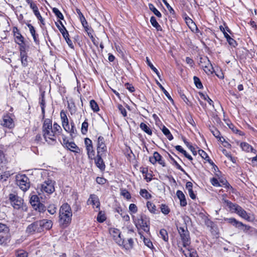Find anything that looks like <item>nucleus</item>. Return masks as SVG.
Returning a JSON list of instances; mask_svg holds the SVG:
<instances>
[{
  "label": "nucleus",
  "mask_w": 257,
  "mask_h": 257,
  "mask_svg": "<svg viewBox=\"0 0 257 257\" xmlns=\"http://www.w3.org/2000/svg\"><path fill=\"white\" fill-rule=\"evenodd\" d=\"M62 131L61 127L57 123L52 126V120L45 119L43 125V135L45 141L49 144L55 143L57 137Z\"/></svg>",
  "instance_id": "1"
},
{
  "label": "nucleus",
  "mask_w": 257,
  "mask_h": 257,
  "mask_svg": "<svg viewBox=\"0 0 257 257\" xmlns=\"http://www.w3.org/2000/svg\"><path fill=\"white\" fill-rule=\"evenodd\" d=\"M72 216V210L70 205L67 203L63 204L59 210L60 223L64 226L68 225L71 222Z\"/></svg>",
  "instance_id": "2"
},
{
  "label": "nucleus",
  "mask_w": 257,
  "mask_h": 257,
  "mask_svg": "<svg viewBox=\"0 0 257 257\" xmlns=\"http://www.w3.org/2000/svg\"><path fill=\"white\" fill-rule=\"evenodd\" d=\"M225 202L231 211L237 213L241 217L247 221H250L251 220L250 214H248L240 206L236 204H233L229 201H225Z\"/></svg>",
  "instance_id": "3"
},
{
  "label": "nucleus",
  "mask_w": 257,
  "mask_h": 257,
  "mask_svg": "<svg viewBox=\"0 0 257 257\" xmlns=\"http://www.w3.org/2000/svg\"><path fill=\"white\" fill-rule=\"evenodd\" d=\"M60 117L62 121V125L64 130L69 133L71 136L75 134L76 129L73 122H71V127L69 124V121L66 112L62 110L60 112Z\"/></svg>",
  "instance_id": "4"
},
{
  "label": "nucleus",
  "mask_w": 257,
  "mask_h": 257,
  "mask_svg": "<svg viewBox=\"0 0 257 257\" xmlns=\"http://www.w3.org/2000/svg\"><path fill=\"white\" fill-rule=\"evenodd\" d=\"M134 222L138 229H141L147 233L149 232V221L145 216H139L137 218L134 219Z\"/></svg>",
  "instance_id": "5"
},
{
  "label": "nucleus",
  "mask_w": 257,
  "mask_h": 257,
  "mask_svg": "<svg viewBox=\"0 0 257 257\" xmlns=\"http://www.w3.org/2000/svg\"><path fill=\"white\" fill-rule=\"evenodd\" d=\"M37 190L39 194L44 192L48 194H51L55 190L54 183L52 180L46 181L43 183L38 186Z\"/></svg>",
  "instance_id": "6"
},
{
  "label": "nucleus",
  "mask_w": 257,
  "mask_h": 257,
  "mask_svg": "<svg viewBox=\"0 0 257 257\" xmlns=\"http://www.w3.org/2000/svg\"><path fill=\"white\" fill-rule=\"evenodd\" d=\"M178 230L180 234L183 246L186 247L190 246L191 240L189 233L187 228L185 229L184 227H179L178 228Z\"/></svg>",
  "instance_id": "7"
},
{
  "label": "nucleus",
  "mask_w": 257,
  "mask_h": 257,
  "mask_svg": "<svg viewBox=\"0 0 257 257\" xmlns=\"http://www.w3.org/2000/svg\"><path fill=\"white\" fill-rule=\"evenodd\" d=\"M17 184L23 191H26L30 188L29 179L25 175H18L16 176Z\"/></svg>",
  "instance_id": "8"
},
{
  "label": "nucleus",
  "mask_w": 257,
  "mask_h": 257,
  "mask_svg": "<svg viewBox=\"0 0 257 257\" xmlns=\"http://www.w3.org/2000/svg\"><path fill=\"white\" fill-rule=\"evenodd\" d=\"M9 199L11 202V204L15 209H20L23 208V200L17 195L10 194L9 195Z\"/></svg>",
  "instance_id": "9"
},
{
  "label": "nucleus",
  "mask_w": 257,
  "mask_h": 257,
  "mask_svg": "<svg viewBox=\"0 0 257 257\" xmlns=\"http://www.w3.org/2000/svg\"><path fill=\"white\" fill-rule=\"evenodd\" d=\"M178 247L179 250L182 252L186 257H198L196 250L192 248L190 245L184 247L185 249H183L182 246L179 243H178Z\"/></svg>",
  "instance_id": "10"
},
{
  "label": "nucleus",
  "mask_w": 257,
  "mask_h": 257,
  "mask_svg": "<svg viewBox=\"0 0 257 257\" xmlns=\"http://www.w3.org/2000/svg\"><path fill=\"white\" fill-rule=\"evenodd\" d=\"M106 151V147L103 137H98L97 142V154L103 155Z\"/></svg>",
  "instance_id": "11"
},
{
  "label": "nucleus",
  "mask_w": 257,
  "mask_h": 257,
  "mask_svg": "<svg viewBox=\"0 0 257 257\" xmlns=\"http://www.w3.org/2000/svg\"><path fill=\"white\" fill-rule=\"evenodd\" d=\"M228 223L231 224L237 228H239L243 229V230H248L249 229V227L243 224L242 222L237 221L234 218H229L225 219Z\"/></svg>",
  "instance_id": "12"
},
{
  "label": "nucleus",
  "mask_w": 257,
  "mask_h": 257,
  "mask_svg": "<svg viewBox=\"0 0 257 257\" xmlns=\"http://www.w3.org/2000/svg\"><path fill=\"white\" fill-rule=\"evenodd\" d=\"M109 232L113 239L118 245L123 244L124 240H122L120 236V232L118 229L112 228L110 230Z\"/></svg>",
  "instance_id": "13"
},
{
  "label": "nucleus",
  "mask_w": 257,
  "mask_h": 257,
  "mask_svg": "<svg viewBox=\"0 0 257 257\" xmlns=\"http://www.w3.org/2000/svg\"><path fill=\"white\" fill-rule=\"evenodd\" d=\"M87 204L92 205L93 208L97 209L96 211L99 210L100 202L98 197L96 195L94 194L91 195L87 201Z\"/></svg>",
  "instance_id": "14"
},
{
  "label": "nucleus",
  "mask_w": 257,
  "mask_h": 257,
  "mask_svg": "<svg viewBox=\"0 0 257 257\" xmlns=\"http://www.w3.org/2000/svg\"><path fill=\"white\" fill-rule=\"evenodd\" d=\"M200 63L201 66L203 68V70L206 73L209 74L212 73L213 67L207 58H201Z\"/></svg>",
  "instance_id": "15"
},
{
  "label": "nucleus",
  "mask_w": 257,
  "mask_h": 257,
  "mask_svg": "<svg viewBox=\"0 0 257 257\" xmlns=\"http://www.w3.org/2000/svg\"><path fill=\"white\" fill-rule=\"evenodd\" d=\"M41 231V230L38 221L31 224L27 227L26 229V232L29 234H33L35 232Z\"/></svg>",
  "instance_id": "16"
},
{
  "label": "nucleus",
  "mask_w": 257,
  "mask_h": 257,
  "mask_svg": "<svg viewBox=\"0 0 257 257\" xmlns=\"http://www.w3.org/2000/svg\"><path fill=\"white\" fill-rule=\"evenodd\" d=\"M38 222L41 231L43 228L50 229L52 227L53 223L51 220L43 219Z\"/></svg>",
  "instance_id": "17"
},
{
  "label": "nucleus",
  "mask_w": 257,
  "mask_h": 257,
  "mask_svg": "<svg viewBox=\"0 0 257 257\" xmlns=\"http://www.w3.org/2000/svg\"><path fill=\"white\" fill-rule=\"evenodd\" d=\"M2 124L8 128H12L14 126V123L12 118H11L9 115H5L4 116Z\"/></svg>",
  "instance_id": "18"
},
{
  "label": "nucleus",
  "mask_w": 257,
  "mask_h": 257,
  "mask_svg": "<svg viewBox=\"0 0 257 257\" xmlns=\"http://www.w3.org/2000/svg\"><path fill=\"white\" fill-rule=\"evenodd\" d=\"M103 155L97 154L96 157L95 159V163L96 166L101 171L104 170L105 165L102 159Z\"/></svg>",
  "instance_id": "19"
},
{
  "label": "nucleus",
  "mask_w": 257,
  "mask_h": 257,
  "mask_svg": "<svg viewBox=\"0 0 257 257\" xmlns=\"http://www.w3.org/2000/svg\"><path fill=\"white\" fill-rule=\"evenodd\" d=\"M176 195L180 200L181 206H185L187 205V201L183 192L180 190H178L176 192Z\"/></svg>",
  "instance_id": "20"
},
{
  "label": "nucleus",
  "mask_w": 257,
  "mask_h": 257,
  "mask_svg": "<svg viewBox=\"0 0 257 257\" xmlns=\"http://www.w3.org/2000/svg\"><path fill=\"white\" fill-rule=\"evenodd\" d=\"M193 184L191 182H187L186 184V188L188 192L190 198L192 199H195L196 195L194 194L192 189Z\"/></svg>",
  "instance_id": "21"
},
{
  "label": "nucleus",
  "mask_w": 257,
  "mask_h": 257,
  "mask_svg": "<svg viewBox=\"0 0 257 257\" xmlns=\"http://www.w3.org/2000/svg\"><path fill=\"white\" fill-rule=\"evenodd\" d=\"M185 21L187 26L192 32H196L198 30L196 24L190 18H186Z\"/></svg>",
  "instance_id": "22"
},
{
  "label": "nucleus",
  "mask_w": 257,
  "mask_h": 257,
  "mask_svg": "<svg viewBox=\"0 0 257 257\" xmlns=\"http://www.w3.org/2000/svg\"><path fill=\"white\" fill-rule=\"evenodd\" d=\"M21 60L22 65L26 67L28 65L27 56L25 51L21 50Z\"/></svg>",
  "instance_id": "23"
},
{
  "label": "nucleus",
  "mask_w": 257,
  "mask_h": 257,
  "mask_svg": "<svg viewBox=\"0 0 257 257\" xmlns=\"http://www.w3.org/2000/svg\"><path fill=\"white\" fill-rule=\"evenodd\" d=\"M133 240L132 238H128L127 240H124L123 244L119 245L122 246L126 249H129L133 247Z\"/></svg>",
  "instance_id": "24"
},
{
  "label": "nucleus",
  "mask_w": 257,
  "mask_h": 257,
  "mask_svg": "<svg viewBox=\"0 0 257 257\" xmlns=\"http://www.w3.org/2000/svg\"><path fill=\"white\" fill-rule=\"evenodd\" d=\"M153 157L157 162H158L160 165L163 166H165L164 161L162 160V156L157 152H155L153 154Z\"/></svg>",
  "instance_id": "25"
},
{
  "label": "nucleus",
  "mask_w": 257,
  "mask_h": 257,
  "mask_svg": "<svg viewBox=\"0 0 257 257\" xmlns=\"http://www.w3.org/2000/svg\"><path fill=\"white\" fill-rule=\"evenodd\" d=\"M30 202L34 208L38 205V204H39L40 201L39 197L36 195H32L30 198Z\"/></svg>",
  "instance_id": "26"
},
{
  "label": "nucleus",
  "mask_w": 257,
  "mask_h": 257,
  "mask_svg": "<svg viewBox=\"0 0 257 257\" xmlns=\"http://www.w3.org/2000/svg\"><path fill=\"white\" fill-rule=\"evenodd\" d=\"M86 149L88 158L91 159H94L95 156V152L93 149V146L87 147L86 148Z\"/></svg>",
  "instance_id": "27"
},
{
  "label": "nucleus",
  "mask_w": 257,
  "mask_h": 257,
  "mask_svg": "<svg viewBox=\"0 0 257 257\" xmlns=\"http://www.w3.org/2000/svg\"><path fill=\"white\" fill-rule=\"evenodd\" d=\"M240 146L243 151L247 152H251L253 150L252 147L248 144L245 142L241 143Z\"/></svg>",
  "instance_id": "28"
},
{
  "label": "nucleus",
  "mask_w": 257,
  "mask_h": 257,
  "mask_svg": "<svg viewBox=\"0 0 257 257\" xmlns=\"http://www.w3.org/2000/svg\"><path fill=\"white\" fill-rule=\"evenodd\" d=\"M140 128L149 135H152V132L150 128L145 123L142 122L140 124Z\"/></svg>",
  "instance_id": "29"
},
{
  "label": "nucleus",
  "mask_w": 257,
  "mask_h": 257,
  "mask_svg": "<svg viewBox=\"0 0 257 257\" xmlns=\"http://www.w3.org/2000/svg\"><path fill=\"white\" fill-rule=\"evenodd\" d=\"M15 33V41L16 42L19 44L21 45L24 43V38L21 35V34L17 32Z\"/></svg>",
  "instance_id": "30"
},
{
  "label": "nucleus",
  "mask_w": 257,
  "mask_h": 257,
  "mask_svg": "<svg viewBox=\"0 0 257 257\" xmlns=\"http://www.w3.org/2000/svg\"><path fill=\"white\" fill-rule=\"evenodd\" d=\"M149 9L158 18H161L162 17V14L155 7V6L152 4H149Z\"/></svg>",
  "instance_id": "31"
},
{
  "label": "nucleus",
  "mask_w": 257,
  "mask_h": 257,
  "mask_svg": "<svg viewBox=\"0 0 257 257\" xmlns=\"http://www.w3.org/2000/svg\"><path fill=\"white\" fill-rule=\"evenodd\" d=\"M141 235V238L143 239L145 244L150 248H152L153 247V243L150 239L146 238L143 235L140 233Z\"/></svg>",
  "instance_id": "32"
},
{
  "label": "nucleus",
  "mask_w": 257,
  "mask_h": 257,
  "mask_svg": "<svg viewBox=\"0 0 257 257\" xmlns=\"http://www.w3.org/2000/svg\"><path fill=\"white\" fill-rule=\"evenodd\" d=\"M13 174V172L10 171L5 172L0 174V181H6L10 176Z\"/></svg>",
  "instance_id": "33"
},
{
  "label": "nucleus",
  "mask_w": 257,
  "mask_h": 257,
  "mask_svg": "<svg viewBox=\"0 0 257 257\" xmlns=\"http://www.w3.org/2000/svg\"><path fill=\"white\" fill-rule=\"evenodd\" d=\"M140 195L144 198L149 199L152 197L151 194L145 189H142L140 192Z\"/></svg>",
  "instance_id": "34"
},
{
  "label": "nucleus",
  "mask_w": 257,
  "mask_h": 257,
  "mask_svg": "<svg viewBox=\"0 0 257 257\" xmlns=\"http://www.w3.org/2000/svg\"><path fill=\"white\" fill-rule=\"evenodd\" d=\"M150 22L152 26L156 28L158 31L161 30V27L157 22L156 18L154 17H152L150 19Z\"/></svg>",
  "instance_id": "35"
},
{
  "label": "nucleus",
  "mask_w": 257,
  "mask_h": 257,
  "mask_svg": "<svg viewBox=\"0 0 257 257\" xmlns=\"http://www.w3.org/2000/svg\"><path fill=\"white\" fill-rule=\"evenodd\" d=\"M147 207L151 213L154 214L156 213V207L153 203L150 201L147 202Z\"/></svg>",
  "instance_id": "36"
},
{
  "label": "nucleus",
  "mask_w": 257,
  "mask_h": 257,
  "mask_svg": "<svg viewBox=\"0 0 257 257\" xmlns=\"http://www.w3.org/2000/svg\"><path fill=\"white\" fill-rule=\"evenodd\" d=\"M163 134L167 137V138L170 140H172L173 139V136L170 133V131L164 126L162 129Z\"/></svg>",
  "instance_id": "37"
},
{
  "label": "nucleus",
  "mask_w": 257,
  "mask_h": 257,
  "mask_svg": "<svg viewBox=\"0 0 257 257\" xmlns=\"http://www.w3.org/2000/svg\"><path fill=\"white\" fill-rule=\"evenodd\" d=\"M6 164V160L3 152L0 151V169H3Z\"/></svg>",
  "instance_id": "38"
},
{
  "label": "nucleus",
  "mask_w": 257,
  "mask_h": 257,
  "mask_svg": "<svg viewBox=\"0 0 257 257\" xmlns=\"http://www.w3.org/2000/svg\"><path fill=\"white\" fill-rule=\"evenodd\" d=\"M146 61L147 64L150 67V68L158 75L159 77H160L159 72L151 62L148 57H146Z\"/></svg>",
  "instance_id": "39"
},
{
  "label": "nucleus",
  "mask_w": 257,
  "mask_h": 257,
  "mask_svg": "<svg viewBox=\"0 0 257 257\" xmlns=\"http://www.w3.org/2000/svg\"><path fill=\"white\" fill-rule=\"evenodd\" d=\"M88 123L87 121V120H85L82 123L81 125V133L83 135L86 134V133L88 132Z\"/></svg>",
  "instance_id": "40"
},
{
  "label": "nucleus",
  "mask_w": 257,
  "mask_h": 257,
  "mask_svg": "<svg viewBox=\"0 0 257 257\" xmlns=\"http://www.w3.org/2000/svg\"><path fill=\"white\" fill-rule=\"evenodd\" d=\"M40 104L41 105L42 113L44 114L45 112V102L44 99V93L41 94V97L40 98Z\"/></svg>",
  "instance_id": "41"
},
{
  "label": "nucleus",
  "mask_w": 257,
  "mask_h": 257,
  "mask_svg": "<svg viewBox=\"0 0 257 257\" xmlns=\"http://www.w3.org/2000/svg\"><path fill=\"white\" fill-rule=\"evenodd\" d=\"M130 214L134 217L133 214L137 213L138 211V207L135 204H131L128 207Z\"/></svg>",
  "instance_id": "42"
},
{
  "label": "nucleus",
  "mask_w": 257,
  "mask_h": 257,
  "mask_svg": "<svg viewBox=\"0 0 257 257\" xmlns=\"http://www.w3.org/2000/svg\"><path fill=\"white\" fill-rule=\"evenodd\" d=\"M157 85L159 86V87L161 89V90L163 91L164 93L165 94V95L167 96V97L171 100L172 102H173V99L171 98V96L170 95L169 93L168 92V91L164 88V87L159 82H157Z\"/></svg>",
  "instance_id": "43"
},
{
  "label": "nucleus",
  "mask_w": 257,
  "mask_h": 257,
  "mask_svg": "<svg viewBox=\"0 0 257 257\" xmlns=\"http://www.w3.org/2000/svg\"><path fill=\"white\" fill-rule=\"evenodd\" d=\"M90 106L91 109L94 112H97V111H99V110L98 104L94 100H91L90 101Z\"/></svg>",
  "instance_id": "44"
},
{
  "label": "nucleus",
  "mask_w": 257,
  "mask_h": 257,
  "mask_svg": "<svg viewBox=\"0 0 257 257\" xmlns=\"http://www.w3.org/2000/svg\"><path fill=\"white\" fill-rule=\"evenodd\" d=\"M66 146L70 150L76 152V149H77V146L73 142H69L66 143Z\"/></svg>",
  "instance_id": "45"
},
{
  "label": "nucleus",
  "mask_w": 257,
  "mask_h": 257,
  "mask_svg": "<svg viewBox=\"0 0 257 257\" xmlns=\"http://www.w3.org/2000/svg\"><path fill=\"white\" fill-rule=\"evenodd\" d=\"M160 236L162 238V239L165 241H167L168 240V235L167 232L165 229H161L160 231Z\"/></svg>",
  "instance_id": "46"
},
{
  "label": "nucleus",
  "mask_w": 257,
  "mask_h": 257,
  "mask_svg": "<svg viewBox=\"0 0 257 257\" xmlns=\"http://www.w3.org/2000/svg\"><path fill=\"white\" fill-rule=\"evenodd\" d=\"M198 154L203 159L210 162V159L208 155L203 150H199L198 151Z\"/></svg>",
  "instance_id": "47"
},
{
  "label": "nucleus",
  "mask_w": 257,
  "mask_h": 257,
  "mask_svg": "<svg viewBox=\"0 0 257 257\" xmlns=\"http://www.w3.org/2000/svg\"><path fill=\"white\" fill-rule=\"evenodd\" d=\"M57 207L54 204H51L48 207V212L53 215L56 212Z\"/></svg>",
  "instance_id": "48"
},
{
  "label": "nucleus",
  "mask_w": 257,
  "mask_h": 257,
  "mask_svg": "<svg viewBox=\"0 0 257 257\" xmlns=\"http://www.w3.org/2000/svg\"><path fill=\"white\" fill-rule=\"evenodd\" d=\"M120 194L127 200L131 198L130 193L126 189H121Z\"/></svg>",
  "instance_id": "49"
},
{
  "label": "nucleus",
  "mask_w": 257,
  "mask_h": 257,
  "mask_svg": "<svg viewBox=\"0 0 257 257\" xmlns=\"http://www.w3.org/2000/svg\"><path fill=\"white\" fill-rule=\"evenodd\" d=\"M193 80H194V83H195L196 86L198 88L200 89L203 87V85H202V84L201 82V81L199 78H198L196 76H194Z\"/></svg>",
  "instance_id": "50"
},
{
  "label": "nucleus",
  "mask_w": 257,
  "mask_h": 257,
  "mask_svg": "<svg viewBox=\"0 0 257 257\" xmlns=\"http://www.w3.org/2000/svg\"><path fill=\"white\" fill-rule=\"evenodd\" d=\"M52 11L58 18L61 20L63 19L64 17L62 14L60 12V11L57 8H54L52 9Z\"/></svg>",
  "instance_id": "51"
},
{
  "label": "nucleus",
  "mask_w": 257,
  "mask_h": 257,
  "mask_svg": "<svg viewBox=\"0 0 257 257\" xmlns=\"http://www.w3.org/2000/svg\"><path fill=\"white\" fill-rule=\"evenodd\" d=\"M106 219L104 213L100 211L98 214L97 220L99 222H102Z\"/></svg>",
  "instance_id": "52"
},
{
  "label": "nucleus",
  "mask_w": 257,
  "mask_h": 257,
  "mask_svg": "<svg viewBox=\"0 0 257 257\" xmlns=\"http://www.w3.org/2000/svg\"><path fill=\"white\" fill-rule=\"evenodd\" d=\"M161 210L162 212L166 215L168 214L170 212V209L169 207L165 204L161 205Z\"/></svg>",
  "instance_id": "53"
},
{
  "label": "nucleus",
  "mask_w": 257,
  "mask_h": 257,
  "mask_svg": "<svg viewBox=\"0 0 257 257\" xmlns=\"http://www.w3.org/2000/svg\"><path fill=\"white\" fill-rule=\"evenodd\" d=\"M30 8L33 10V12L35 16L40 14L38 8L35 4H31Z\"/></svg>",
  "instance_id": "54"
},
{
  "label": "nucleus",
  "mask_w": 257,
  "mask_h": 257,
  "mask_svg": "<svg viewBox=\"0 0 257 257\" xmlns=\"http://www.w3.org/2000/svg\"><path fill=\"white\" fill-rule=\"evenodd\" d=\"M222 153L226 157H227L233 163L235 162L234 159L231 156L230 154L229 153H228L226 150L223 149Z\"/></svg>",
  "instance_id": "55"
},
{
  "label": "nucleus",
  "mask_w": 257,
  "mask_h": 257,
  "mask_svg": "<svg viewBox=\"0 0 257 257\" xmlns=\"http://www.w3.org/2000/svg\"><path fill=\"white\" fill-rule=\"evenodd\" d=\"M117 108L123 116H125L126 115V111L122 105L118 104Z\"/></svg>",
  "instance_id": "56"
},
{
  "label": "nucleus",
  "mask_w": 257,
  "mask_h": 257,
  "mask_svg": "<svg viewBox=\"0 0 257 257\" xmlns=\"http://www.w3.org/2000/svg\"><path fill=\"white\" fill-rule=\"evenodd\" d=\"M34 208L36 210H38L39 212H42L45 210L44 205L40 202L39 203V204H38V205L34 207Z\"/></svg>",
  "instance_id": "57"
},
{
  "label": "nucleus",
  "mask_w": 257,
  "mask_h": 257,
  "mask_svg": "<svg viewBox=\"0 0 257 257\" xmlns=\"http://www.w3.org/2000/svg\"><path fill=\"white\" fill-rule=\"evenodd\" d=\"M201 98L207 101L210 105H212L213 101L206 95L203 94H200Z\"/></svg>",
  "instance_id": "58"
},
{
  "label": "nucleus",
  "mask_w": 257,
  "mask_h": 257,
  "mask_svg": "<svg viewBox=\"0 0 257 257\" xmlns=\"http://www.w3.org/2000/svg\"><path fill=\"white\" fill-rule=\"evenodd\" d=\"M211 183L212 185L214 186L217 187L220 186V184L216 178H213L211 179Z\"/></svg>",
  "instance_id": "59"
},
{
  "label": "nucleus",
  "mask_w": 257,
  "mask_h": 257,
  "mask_svg": "<svg viewBox=\"0 0 257 257\" xmlns=\"http://www.w3.org/2000/svg\"><path fill=\"white\" fill-rule=\"evenodd\" d=\"M96 181L99 184H104L106 182V180L102 177H97L96 179Z\"/></svg>",
  "instance_id": "60"
},
{
  "label": "nucleus",
  "mask_w": 257,
  "mask_h": 257,
  "mask_svg": "<svg viewBox=\"0 0 257 257\" xmlns=\"http://www.w3.org/2000/svg\"><path fill=\"white\" fill-rule=\"evenodd\" d=\"M27 26L29 29L30 32L32 36L35 35V34H36V31L35 30L34 27L31 24H28Z\"/></svg>",
  "instance_id": "61"
},
{
  "label": "nucleus",
  "mask_w": 257,
  "mask_h": 257,
  "mask_svg": "<svg viewBox=\"0 0 257 257\" xmlns=\"http://www.w3.org/2000/svg\"><path fill=\"white\" fill-rule=\"evenodd\" d=\"M219 141L221 142L223 144V145L226 148H230L231 145L227 142L225 141V139L223 138H219Z\"/></svg>",
  "instance_id": "62"
},
{
  "label": "nucleus",
  "mask_w": 257,
  "mask_h": 257,
  "mask_svg": "<svg viewBox=\"0 0 257 257\" xmlns=\"http://www.w3.org/2000/svg\"><path fill=\"white\" fill-rule=\"evenodd\" d=\"M226 40L230 45L233 47H235V46L236 45L235 41L232 38H231L230 37L229 38H228Z\"/></svg>",
  "instance_id": "63"
},
{
  "label": "nucleus",
  "mask_w": 257,
  "mask_h": 257,
  "mask_svg": "<svg viewBox=\"0 0 257 257\" xmlns=\"http://www.w3.org/2000/svg\"><path fill=\"white\" fill-rule=\"evenodd\" d=\"M17 257H27V253L24 251H20L18 252Z\"/></svg>",
  "instance_id": "64"
}]
</instances>
